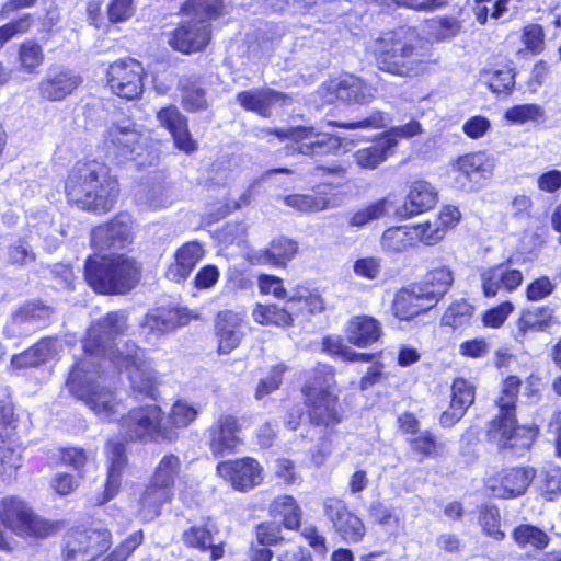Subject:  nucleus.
<instances>
[{"label":"nucleus","mask_w":561,"mask_h":561,"mask_svg":"<svg viewBox=\"0 0 561 561\" xmlns=\"http://www.w3.org/2000/svg\"><path fill=\"white\" fill-rule=\"evenodd\" d=\"M22 466L21 450L0 435V474L10 473Z\"/></svg>","instance_id":"nucleus-55"},{"label":"nucleus","mask_w":561,"mask_h":561,"mask_svg":"<svg viewBox=\"0 0 561 561\" xmlns=\"http://www.w3.org/2000/svg\"><path fill=\"white\" fill-rule=\"evenodd\" d=\"M550 306L529 307L520 312L517 320L516 340L523 342L529 332H547L560 322Z\"/></svg>","instance_id":"nucleus-32"},{"label":"nucleus","mask_w":561,"mask_h":561,"mask_svg":"<svg viewBox=\"0 0 561 561\" xmlns=\"http://www.w3.org/2000/svg\"><path fill=\"white\" fill-rule=\"evenodd\" d=\"M204 253L199 242L192 241L183 244L174 254V263L170 264L165 271L167 278L175 283L184 282L203 259Z\"/></svg>","instance_id":"nucleus-33"},{"label":"nucleus","mask_w":561,"mask_h":561,"mask_svg":"<svg viewBox=\"0 0 561 561\" xmlns=\"http://www.w3.org/2000/svg\"><path fill=\"white\" fill-rule=\"evenodd\" d=\"M535 478L531 467L507 468L490 478L486 486L492 494L501 499H514L523 495Z\"/></svg>","instance_id":"nucleus-21"},{"label":"nucleus","mask_w":561,"mask_h":561,"mask_svg":"<svg viewBox=\"0 0 561 561\" xmlns=\"http://www.w3.org/2000/svg\"><path fill=\"white\" fill-rule=\"evenodd\" d=\"M334 383V374L329 365H318L313 377L307 381L302 391L306 397L310 427L306 434L310 440H319L311 459L321 466L332 453L331 436L342 421L336 396L330 392Z\"/></svg>","instance_id":"nucleus-2"},{"label":"nucleus","mask_w":561,"mask_h":561,"mask_svg":"<svg viewBox=\"0 0 561 561\" xmlns=\"http://www.w3.org/2000/svg\"><path fill=\"white\" fill-rule=\"evenodd\" d=\"M133 237V218L127 213H121L91 231V247L98 252L122 250L131 243Z\"/></svg>","instance_id":"nucleus-18"},{"label":"nucleus","mask_w":561,"mask_h":561,"mask_svg":"<svg viewBox=\"0 0 561 561\" xmlns=\"http://www.w3.org/2000/svg\"><path fill=\"white\" fill-rule=\"evenodd\" d=\"M389 201L380 198L358 210H356L348 219V224L354 228H362L369 222L382 218L388 210Z\"/></svg>","instance_id":"nucleus-49"},{"label":"nucleus","mask_w":561,"mask_h":561,"mask_svg":"<svg viewBox=\"0 0 561 561\" xmlns=\"http://www.w3.org/2000/svg\"><path fill=\"white\" fill-rule=\"evenodd\" d=\"M239 431L238 417L230 414L220 415L207 431L213 455L222 457L232 454L240 443L237 435Z\"/></svg>","instance_id":"nucleus-23"},{"label":"nucleus","mask_w":561,"mask_h":561,"mask_svg":"<svg viewBox=\"0 0 561 561\" xmlns=\"http://www.w3.org/2000/svg\"><path fill=\"white\" fill-rule=\"evenodd\" d=\"M287 304L293 311V316L305 311L317 313L324 309L321 296L306 286H297L290 289Z\"/></svg>","instance_id":"nucleus-40"},{"label":"nucleus","mask_w":561,"mask_h":561,"mask_svg":"<svg viewBox=\"0 0 561 561\" xmlns=\"http://www.w3.org/2000/svg\"><path fill=\"white\" fill-rule=\"evenodd\" d=\"M428 33L436 41L455 37L460 31V23L453 16H437L427 22Z\"/></svg>","instance_id":"nucleus-51"},{"label":"nucleus","mask_w":561,"mask_h":561,"mask_svg":"<svg viewBox=\"0 0 561 561\" xmlns=\"http://www.w3.org/2000/svg\"><path fill=\"white\" fill-rule=\"evenodd\" d=\"M369 514L374 522L383 526L390 533H396L402 527L401 517L396 514L394 510L381 503H373Z\"/></svg>","instance_id":"nucleus-54"},{"label":"nucleus","mask_w":561,"mask_h":561,"mask_svg":"<svg viewBox=\"0 0 561 561\" xmlns=\"http://www.w3.org/2000/svg\"><path fill=\"white\" fill-rule=\"evenodd\" d=\"M381 333L379 321L369 316L353 317L346 327L348 342L359 347H366L377 342Z\"/></svg>","instance_id":"nucleus-36"},{"label":"nucleus","mask_w":561,"mask_h":561,"mask_svg":"<svg viewBox=\"0 0 561 561\" xmlns=\"http://www.w3.org/2000/svg\"><path fill=\"white\" fill-rule=\"evenodd\" d=\"M540 490L547 500L561 494V468L549 466L539 473Z\"/></svg>","instance_id":"nucleus-56"},{"label":"nucleus","mask_w":561,"mask_h":561,"mask_svg":"<svg viewBox=\"0 0 561 561\" xmlns=\"http://www.w3.org/2000/svg\"><path fill=\"white\" fill-rule=\"evenodd\" d=\"M454 276L449 266L437 263L426 274L424 282L417 285L434 305L449 290Z\"/></svg>","instance_id":"nucleus-39"},{"label":"nucleus","mask_w":561,"mask_h":561,"mask_svg":"<svg viewBox=\"0 0 561 561\" xmlns=\"http://www.w3.org/2000/svg\"><path fill=\"white\" fill-rule=\"evenodd\" d=\"M215 328L218 352L220 354L231 353L240 344L244 335L242 331V316L231 310L218 312Z\"/></svg>","instance_id":"nucleus-31"},{"label":"nucleus","mask_w":561,"mask_h":561,"mask_svg":"<svg viewBox=\"0 0 561 561\" xmlns=\"http://www.w3.org/2000/svg\"><path fill=\"white\" fill-rule=\"evenodd\" d=\"M183 542L199 551H210V560L217 561L224 557V542H216L211 528L208 525H193L183 531Z\"/></svg>","instance_id":"nucleus-37"},{"label":"nucleus","mask_w":561,"mask_h":561,"mask_svg":"<svg viewBox=\"0 0 561 561\" xmlns=\"http://www.w3.org/2000/svg\"><path fill=\"white\" fill-rule=\"evenodd\" d=\"M391 121L392 119L388 114L381 111H374L368 116L359 121L348 123L329 121L325 123V126H336L346 129H381L386 128Z\"/></svg>","instance_id":"nucleus-50"},{"label":"nucleus","mask_w":561,"mask_h":561,"mask_svg":"<svg viewBox=\"0 0 561 561\" xmlns=\"http://www.w3.org/2000/svg\"><path fill=\"white\" fill-rule=\"evenodd\" d=\"M31 25V14H24L18 20L0 26V49L14 36L26 33Z\"/></svg>","instance_id":"nucleus-62"},{"label":"nucleus","mask_w":561,"mask_h":561,"mask_svg":"<svg viewBox=\"0 0 561 561\" xmlns=\"http://www.w3.org/2000/svg\"><path fill=\"white\" fill-rule=\"evenodd\" d=\"M112 546V533L102 525L70 529L65 537L64 561H94Z\"/></svg>","instance_id":"nucleus-13"},{"label":"nucleus","mask_w":561,"mask_h":561,"mask_svg":"<svg viewBox=\"0 0 561 561\" xmlns=\"http://www.w3.org/2000/svg\"><path fill=\"white\" fill-rule=\"evenodd\" d=\"M518 0H477L473 8L477 21L485 24L489 16L497 20L517 8Z\"/></svg>","instance_id":"nucleus-45"},{"label":"nucleus","mask_w":561,"mask_h":561,"mask_svg":"<svg viewBox=\"0 0 561 561\" xmlns=\"http://www.w3.org/2000/svg\"><path fill=\"white\" fill-rule=\"evenodd\" d=\"M435 305L428 300L419 286L404 288L397 293L392 306L393 314L402 321H409Z\"/></svg>","instance_id":"nucleus-34"},{"label":"nucleus","mask_w":561,"mask_h":561,"mask_svg":"<svg viewBox=\"0 0 561 561\" xmlns=\"http://www.w3.org/2000/svg\"><path fill=\"white\" fill-rule=\"evenodd\" d=\"M513 537L520 548L541 550L549 543L548 535L540 528L530 524L517 526L513 531Z\"/></svg>","instance_id":"nucleus-47"},{"label":"nucleus","mask_w":561,"mask_h":561,"mask_svg":"<svg viewBox=\"0 0 561 561\" xmlns=\"http://www.w3.org/2000/svg\"><path fill=\"white\" fill-rule=\"evenodd\" d=\"M18 59L23 72L35 73L44 62L43 47L35 41L27 39L20 45Z\"/></svg>","instance_id":"nucleus-48"},{"label":"nucleus","mask_w":561,"mask_h":561,"mask_svg":"<svg viewBox=\"0 0 561 561\" xmlns=\"http://www.w3.org/2000/svg\"><path fill=\"white\" fill-rule=\"evenodd\" d=\"M371 49L378 68L385 72L404 77L417 75L422 69L423 60L402 28L383 33L375 39Z\"/></svg>","instance_id":"nucleus-7"},{"label":"nucleus","mask_w":561,"mask_h":561,"mask_svg":"<svg viewBox=\"0 0 561 561\" xmlns=\"http://www.w3.org/2000/svg\"><path fill=\"white\" fill-rule=\"evenodd\" d=\"M482 290L485 297H494L501 289L515 290L523 282L519 270L500 264L489 267L480 274Z\"/></svg>","instance_id":"nucleus-29"},{"label":"nucleus","mask_w":561,"mask_h":561,"mask_svg":"<svg viewBox=\"0 0 561 561\" xmlns=\"http://www.w3.org/2000/svg\"><path fill=\"white\" fill-rule=\"evenodd\" d=\"M59 346L56 339H42L25 352L14 355L11 365L18 369L39 366L53 359L58 354Z\"/></svg>","instance_id":"nucleus-35"},{"label":"nucleus","mask_w":561,"mask_h":561,"mask_svg":"<svg viewBox=\"0 0 561 561\" xmlns=\"http://www.w3.org/2000/svg\"><path fill=\"white\" fill-rule=\"evenodd\" d=\"M164 413L157 404L131 409L119 420L121 433L129 440L141 443L168 440L175 438V433L163 426Z\"/></svg>","instance_id":"nucleus-11"},{"label":"nucleus","mask_w":561,"mask_h":561,"mask_svg":"<svg viewBox=\"0 0 561 561\" xmlns=\"http://www.w3.org/2000/svg\"><path fill=\"white\" fill-rule=\"evenodd\" d=\"M473 308L466 301L460 300L450 305L442 317V323L444 325L453 327L455 329L460 328L469 323L472 316Z\"/></svg>","instance_id":"nucleus-53"},{"label":"nucleus","mask_w":561,"mask_h":561,"mask_svg":"<svg viewBox=\"0 0 561 561\" xmlns=\"http://www.w3.org/2000/svg\"><path fill=\"white\" fill-rule=\"evenodd\" d=\"M415 245L421 242L425 245H435L445 237V231L435 221H425L411 226Z\"/></svg>","instance_id":"nucleus-58"},{"label":"nucleus","mask_w":561,"mask_h":561,"mask_svg":"<svg viewBox=\"0 0 561 561\" xmlns=\"http://www.w3.org/2000/svg\"><path fill=\"white\" fill-rule=\"evenodd\" d=\"M328 91L337 100L348 104L367 103L373 100L375 93V89L370 84L352 73H344L331 79Z\"/></svg>","instance_id":"nucleus-25"},{"label":"nucleus","mask_w":561,"mask_h":561,"mask_svg":"<svg viewBox=\"0 0 561 561\" xmlns=\"http://www.w3.org/2000/svg\"><path fill=\"white\" fill-rule=\"evenodd\" d=\"M252 318L259 324L278 327L290 325L294 320L293 311L288 308L287 302L282 308L276 305L257 304L252 310Z\"/></svg>","instance_id":"nucleus-43"},{"label":"nucleus","mask_w":561,"mask_h":561,"mask_svg":"<svg viewBox=\"0 0 561 561\" xmlns=\"http://www.w3.org/2000/svg\"><path fill=\"white\" fill-rule=\"evenodd\" d=\"M422 131L423 128L420 122L416 119H411L404 125L390 127L388 130L380 135L393 151L400 139H410L416 135H420Z\"/></svg>","instance_id":"nucleus-52"},{"label":"nucleus","mask_w":561,"mask_h":561,"mask_svg":"<svg viewBox=\"0 0 561 561\" xmlns=\"http://www.w3.org/2000/svg\"><path fill=\"white\" fill-rule=\"evenodd\" d=\"M393 151L381 137L378 136L375 144L369 147L358 149L354 153V160L362 169L374 170L383 163Z\"/></svg>","instance_id":"nucleus-42"},{"label":"nucleus","mask_w":561,"mask_h":561,"mask_svg":"<svg viewBox=\"0 0 561 561\" xmlns=\"http://www.w3.org/2000/svg\"><path fill=\"white\" fill-rule=\"evenodd\" d=\"M480 524L483 528V531L496 539L502 540L504 538V533L500 529L501 516L499 508L494 505H485L482 507L480 512Z\"/></svg>","instance_id":"nucleus-59"},{"label":"nucleus","mask_w":561,"mask_h":561,"mask_svg":"<svg viewBox=\"0 0 561 561\" xmlns=\"http://www.w3.org/2000/svg\"><path fill=\"white\" fill-rule=\"evenodd\" d=\"M157 118L161 126L169 130L179 150L185 153H192L196 150L197 144L188 130L187 119L176 106L171 105L161 108L157 113Z\"/></svg>","instance_id":"nucleus-27"},{"label":"nucleus","mask_w":561,"mask_h":561,"mask_svg":"<svg viewBox=\"0 0 561 561\" xmlns=\"http://www.w3.org/2000/svg\"><path fill=\"white\" fill-rule=\"evenodd\" d=\"M187 317L179 308H158L148 313L141 324V335L149 344H154L162 335L184 325Z\"/></svg>","instance_id":"nucleus-22"},{"label":"nucleus","mask_w":561,"mask_h":561,"mask_svg":"<svg viewBox=\"0 0 561 561\" xmlns=\"http://www.w3.org/2000/svg\"><path fill=\"white\" fill-rule=\"evenodd\" d=\"M144 77L145 70L138 60L134 58L118 59L108 67L107 85L117 96L136 100L144 92Z\"/></svg>","instance_id":"nucleus-16"},{"label":"nucleus","mask_w":561,"mask_h":561,"mask_svg":"<svg viewBox=\"0 0 561 561\" xmlns=\"http://www.w3.org/2000/svg\"><path fill=\"white\" fill-rule=\"evenodd\" d=\"M53 316V309L41 301H28L14 310L3 327L7 339L30 336L46 328Z\"/></svg>","instance_id":"nucleus-15"},{"label":"nucleus","mask_w":561,"mask_h":561,"mask_svg":"<svg viewBox=\"0 0 561 561\" xmlns=\"http://www.w3.org/2000/svg\"><path fill=\"white\" fill-rule=\"evenodd\" d=\"M182 11L190 20L171 33L170 46L183 54L203 50L210 41V21L221 14L222 0H187Z\"/></svg>","instance_id":"nucleus-6"},{"label":"nucleus","mask_w":561,"mask_h":561,"mask_svg":"<svg viewBox=\"0 0 561 561\" xmlns=\"http://www.w3.org/2000/svg\"><path fill=\"white\" fill-rule=\"evenodd\" d=\"M474 401V388L473 386L463 378H456L451 385V401L450 403L455 407H462L463 410L468 408Z\"/></svg>","instance_id":"nucleus-60"},{"label":"nucleus","mask_w":561,"mask_h":561,"mask_svg":"<svg viewBox=\"0 0 561 561\" xmlns=\"http://www.w3.org/2000/svg\"><path fill=\"white\" fill-rule=\"evenodd\" d=\"M275 135L285 146V154L299 153L311 158L323 157L336 152L341 147V138L316 127H293L276 129Z\"/></svg>","instance_id":"nucleus-12"},{"label":"nucleus","mask_w":561,"mask_h":561,"mask_svg":"<svg viewBox=\"0 0 561 561\" xmlns=\"http://www.w3.org/2000/svg\"><path fill=\"white\" fill-rule=\"evenodd\" d=\"M217 473L241 492L253 489L262 481V467L251 457L221 461L217 465Z\"/></svg>","instance_id":"nucleus-19"},{"label":"nucleus","mask_w":561,"mask_h":561,"mask_svg":"<svg viewBox=\"0 0 561 561\" xmlns=\"http://www.w3.org/2000/svg\"><path fill=\"white\" fill-rule=\"evenodd\" d=\"M271 515L280 517L288 529H296L300 526L301 510L290 495H279L270 505Z\"/></svg>","instance_id":"nucleus-44"},{"label":"nucleus","mask_w":561,"mask_h":561,"mask_svg":"<svg viewBox=\"0 0 561 561\" xmlns=\"http://www.w3.org/2000/svg\"><path fill=\"white\" fill-rule=\"evenodd\" d=\"M556 285L548 276L534 279L526 287V298L529 301H540L554 291Z\"/></svg>","instance_id":"nucleus-63"},{"label":"nucleus","mask_w":561,"mask_h":561,"mask_svg":"<svg viewBox=\"0 0 561 561\" xmlns=\"http://www.w3.org/2000/svg\"><path fill=\"white\" fill-rule=\"evenodd\" d=\"M198 415V409L185 400H178L173 403L170 412V422L174 427L183 428L188 426Z\"/></svg>","instance_id":"nucleus-57"},{"label":"nucleus","mask_w":561,"mask_h":561,"mask_svg":"<svg viewBox=\"0 0 561 561\" xmlns=\"http://www.w3.org/2000/svg\"><path fill=\"white\" fill-rule=\"evenodd\" d=\"M81 83V77L75 71L65 68H50L39 83V93L49 101H61Z\"/></svg>","instance_id":"nucleus-26"},{"label":"nucleus","mask_w":561,"mask_h":561,"mask_svg":"<svg viewBox=\"0 0 561 561\" xmlns=\"http://www.w3.org/2000/svg\"><path fill=\"white\" fill-rule=\"evenodd\" d=\"M105 450L108 462L107 478L102 497L96 501L99 505L105 504L117 494L127 465L126 445L118 438L110 439Z\"/></svg>","instance_id":"nucleus-24"},{"label":"nucleus","mask_w":561,"mask_h":561,"mask_svg":"<svg viewBox=\"0 0 561 561\" xmlns=\"http://www.w3.org/2000/svg\"><path fill=\"white\" fill-rule=\"evenodd\" d=\"M149 136L130 117L112 121L104 131L105 154L117 163L137 160L147 151Z\"/></svg>","instance_id":"nucleus-10"},{"label":"nucleus","mask_w":561,"mask_h":561,"mask_svg":"<svg viewBox=\"0 0 561 561\" xmlns=\"http://www.w3.org/2000/svg\"><path fill=\"white\" fill-rule=\"evenodd\" d=\"M437 203V191L426 181H415L411 184L405 201L397 209L400 218L407 219L432 209Z\"/></svg>","instance_id":"nucleus-28"},{"label":"nucleus","mask_w":561,"mask_h":561,"mask_svg":"<svg viewBox=\"0 0 561 561\" xmlns=\"http://www.w3.org/2000/svg\"><path fill=\"white\" fill-rule=\"evenodd\" d=\"M343 170L335 169L328 173V178L336 176L343 180ZM341 182L334 183L327 179L322 183L316 185L310 194H293L283 197V202L300 213H314L337 206L336 197L333 191L340 186Z\"/></svg>","instance_id":"nucleus-17"},{"label":"nucleus","mask_w":561,"mask_h":561,"mask_svg":"<svg viewBox=\"0 0 561 561\" xmlns=\"http://www.w3.org/2000/svg\"><path fill=\"white\" fill-rule=\"evenodd\" d=\"M513 311L514 305L511 301H503L483 313V323L489 328H500Z\"/></svg>","instance_id":"nucleus-64"},{"label":"nucleus","mask_w":561,"mask_h":561,"mask_svg":"<svg viewBox=\"0 0 561 561\" xmlns=\"http://www.w3.org/2000/svg\"><path fill=\"white\" fill-rule=\"evenodd\" d=\"M181 467L182 462L174 454L164 455L160 459L140 499L139 514L142 519L152 520L160 515L162 506L171 502Z\"/></svg>","instance_id":"nucleus-9"},{"label":"nucleus","mask_w":561,"mask_h":561,"mask_svg":"<svg viewBox=\"0 0 561 561\" xmlns=\"http://www.w3.org/2000/svg\"><path fill=\"white\" fill-rule=\"evenodd\" d=\"M65 190L69 203L99 215L114 207L119 192L110 168L96 160L77 163L68 175Z\"/></svg>","instance_id":"nucleus-3"},{"label":"nucleus","mask_w":561,"mask_h":561,"mask_svg":"<svg viewBox=\"0 0 561 561\" xmlns=\"http://www.w3.org/2000/svg\"><path fill=\"white\" fill-rule=\"evenodd\" d=\"M285 95L273 89H256L242 91L237 94L238 103L245 110L263 117L271 114V106L283 101Z\"/></svg>","instance_id":"nucleus-38"},{"label":"nucleus","mask_w":561,"mask_h":561,"mask_svg":"<svg viewBox=\"0 0 561 561\" xmlns=\"http://www.w3.org/2000/svg\"><path fill=\"white\" fill-rule=\"evenodd\" d=\"M2 526L19 537H46L54 531L53 525L38 517L21 499L7 496L0 501V550L12 549Z\"/></svg>","instance_id":"nucleus-8"},{"label":"nucleus","mask_w":561,"mask_h":561,"mask_svg":"<svg viewBox=\"0 0 561 561\" xmlns=\"http://www.w3.org/2000/svg\"><path fill=\"white\" fill-rule=\"evenodd\" d=\"M495 160L485 152H473L459 157L453 164L450 175L454 185L463 191H474L491 178Z\"/></svg>","instance_id":"nucleus-14"},{"label":"nucleus","mask_w":561,"mask_h":561,"mask_svg":"<svg viewBox=\"0 0 561 561\" xmlns=\"http://www.w3.org/2000/svg\"><path fill=\"white\" fill-rule=\"evenodd\" d=\"M324 514L345 542L357 543L363 540L366 534L363 520L350 512L342 500L328 499L324 502Z\"/></svg>","instance_id":"nucleus-20"},{"label":"nucleus","mask_w":561,"mask_h":561,"mask_svg":"<svg viewBox=\"0 0 561 561\" xmlns=\"http://www.w3.org/2000/svg\"><path fill=\"white\" fill-rule=\"evenodd\" d=\"M515 84L512 69H499L489 73L488 85L494 93H508Z\"/></svg>","instance_id":"nucleus-61"},{"label":"nucleus","mask_w":561,"mask_h":561,"mask_svg":"<svg viewBox=\"0 0 561 561\" xmlns=\"http://www.w3.org/2000/svg\"><path fill=\"white\" fill-rule=\"evenodd\" d=\"M297 251L296 241L287 237H278L273 239L267 248L251 252L249 261L251 264L284 267L294 259Z\"/></svg>","instance_id":"nucleus-30"},{"label":"nucleus","mask_w":561,"mask_h":561,"mask_svg":"<svg viewBox=\"0 0 561 561\" xmlns=\"http://www.w3.org/2000/svg\"><path fill=\"white\" fill-rule=\"evenodd\" d=\"M504 118L508 124L516 126L539 123L545 118V110L535 103L518 104L507 108Z\"/></svg>","instance_id":"nucleus-46"},{"label":"nucleus","mask_w":561,"mask_h":561,"mask_svg":"<svg viewBox=\"0 0 561 561\" xmlns=\"http://www.w3.org/2000/svg\"><path fill=\"white\" fill-rule=\"evenodd\" d=\"M125 311H112L94 322L83 342L84 357L69 373V391L94 412L102 421H119L126 404L121 393L106 386L103 367L112 364L119 371H127L135 393L156 398L157 373L146 358L145 351L127 341L118 346L117 339L126 330Z\"/></svg>","instance_id":"nucleus-1"},{"label":"nucleus","mask_w":561,"mask_h":561,"mask_svg":"<svg viewBox=\"0 0 561 561\" xmlns=\"http://www.w3.org/2000/svg\"><path fill=\"white\" fill-rule=\"evenodd\" d=\"M519 386L520 380L516 376H510L505 379L501 396L496 401L500 414L493 421L491 430V434L493 438L497 439L500 448L510 450L517 457L529 450L538 433L535 425H516L515 404Z\"/></svg>","instance_id":"nucleus-4"},{"label":"nucleus","mask_w":561,"mask_h":561,"mask_svg":"<svg viewBox=\"0 0 561 561\" xmlns=\"http://www.w3.org/2000/svg\"><path fill=\"white\" fill-rule=\"evenodd\" d=\"M139 275L137 262L122 254L94 255L85 260L84 278L88 285L99 294H125L137 285Z\"/></svg>","instance_id":"nucleus-5"},{"label":"nucleus","mask_w":561,"mask_h":561,"mask_svg":"<svg viewBox=\"0 0 561 561\" xmlns=\"http://www.w3.org/2000/svg\"><path fill=\"white\" fill-rule=\"evenodd\" d=\"M413 233L411 226L388 228L381 236V249L391 254L405 252L415 247Z\"/></svg>","instance_id":"nucleus-41"}]
</instances>
